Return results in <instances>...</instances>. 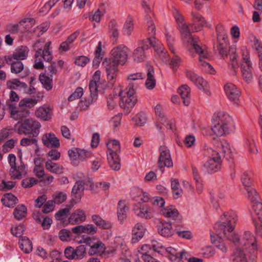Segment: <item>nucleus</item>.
Segmentation results:
<instances>
[{"instance_id": "25", "label": "nucleus", "mask_w": 262, "mask_h": 262, "mask_svg": "<svg viewBox=\"0 0 262 262\" xmlns=\"http://www.w3.org/2000/svg\"><path fill=\"white\" fill-rule=\"evenodd\" d=\"M146 229L141 223H137L132 229V243H138L143 237Z\"/></svg>"}, {"instance_id": "20", "label": "nucleus", "mask_w": 262, "mask_h": 262, "mask_svg": "<svg viewBox=\"0 0 262 262\" xmlns=\"http://www.w3.org/2000/svg\"><path fill=\"white\" fill-rule=\"evenodd\" d=\"M29 52V48L27 46H20L18 47L12 54L6 56L5 59L6 62H11L15 60H25L28 57Z\"/></svg>"}, {"instance_id": "22", "label": "nucleus", "mask_w": 262, "mask_h": 262, "mask_svg": "<svg viewBox=\"0 0 262 262\" xmlns=\"http://www.w3.org/2000/svg\"><path fill=\"white\" fill-rule=\"evenodd\" d=\"M224 89L228 99L236 103L241 95V92L237 88L231 83H227L225 85Z\"/></svg>"}, {"instance_id": "46", "label": "nucleus", "mask_w": 262, "mask_h": 262, "mask_svg": "<svg viewBox=\"0 0 262 262\" xmlns=\"http://www.w3.org/2000/svg\"><path fill=\"white\" fill-rule=\"evenodd\" d=\"M134 28V24L133 18L128 16L124 23L122 29V32L124 34L129 36Z\"/></svg>"}, {"instance_id": "54", "label": "nucleus", "mask_w": 262, "mask_h": 262, "mask_svg": "<svg viewBox=\"0 0 262 262\" xmlns=\"http://www.w3.org/2000/svg\"><path fill=\"white\" fill-rule=\"evenodd\" d=\"M234 48L232 47L230 49V52H233L230 54V62L229 64V67L230 68L233 69V74H236L235 69L238 68V64L237 61V55L234 52Z\"/></svg>"}, {"instance_id": "33", "label": "nucleus", "mask_w": 262, "mask_h": 262, "mask_svg": "<svg viewBox=\"0 0 262 262\" xmlns=\"http://www.w3.org/2000/svg\"><path fill=\"white\" fill-rule=\"evenodd\" d=\"M105 247L102 242L99 241L91 246L89 250V253L91 255H101L105 251Z\"/></svg>"}, {"instance_id": "35", "label": "nucleus", "mask_w": 262, "mask_h": 262, "mask_svg": "<svg viewBox=\"0 0 262 262\" xmlns=\"http://www.w3.org/2000/svg\"><path fill=\"white\" fill-rule=\"evenodd\" d=\"M231 260L232 262H247L246 255L240 247H237L233 253L231 255Z\"/></svg>"}, {"instance_id": "39", "label": "nucleus", "mask_w": 262, "mask_h": 262, "mask_svg": "<svg viewBox=\"0 0 262 262\" xmlns=\"http://www.w3.org/2000/svg\"><path fill=\"white\" fill-rule=\"evenodd\" d=\"M171 187L173 196L174 199H178L182 195L183 192V190L180 186V184L178 180H171Z\"/></svg>"}, {"instance_id": "8", "label": "nucleus", "mask_w": 262, "mask_h": 262, "mask_svg": "<svg viewBox=\"0 0 262 262\" xmlns=\"http://www.w3.org/2000/svg\"><path fill=\"white\" fill-rule=\"evenodd\" d=\"M174 17L179 26L183 42L186 48H188L189 45L193 44L196 40L192 35L190 34L189 27L188 24L184 23L183 16L178 11H176Z\"/></svg>"}, {"instance_id": "37", "label": "nucleus", "mask_w": 262, "mask_h": 262, "mask_svg": "<svg viewBox=\"0 0 262 262\" xmlns=\"http://www.w3.org/2000/svg\"><path fill=\"white\" fill-rule=\"evenodd\" d=\"M92 220L95 224L104 229H109L112 227V224L110 222L103 220L99 215H92Z\"/></svg>"}, {"instance_id": "17", "label": "nucleus", "mask_w": 262, "mask_h": 262, "mask_svg": "<svg viewBox=\"0 0 262 262\" xmlns=\"http://www.w3.org/2000/svg\"><path fill=\"white\" fill-rule=\"evenodd\" d=\"M148 41L149 44L153 47L155 52L160 59L164 62L168 61L169 59L168 54L166 50L164 49L162 42L156 39L154 37L148 38Z\"/></svg>"}, {"instance_id": "41", "label": "nucleus", "mask_w": 262, "mask_h": 262, "mask_svg": "<svg viewBox=\"0 0 262 262\" xmlns=\"http://www.w3.org/2000/svg\"><path fill=\"white\" fill-rule=\"evenodd\" d=\"M211 240L214 245L223 253H226L227 252V247L220 236L217 235V237L216 239H214L211 236Z\"/></svg>"}, {"instance_id": "11", "label": "nucleus", "mask_w": 262, "mask_h": 262, "mask_svg": "<svg viewBox=\"0 0 262 262\" xmlns=\"http://www.w3.org/2000/svg\"><path fill=\"white\" fill-rule=\"evenodd\" d=\"M119 64L111 58H106L102 61V66L105 69L107 80L111 84H114L116 82Z\"/></svg>"}, {"instance_id": "56", "label": "nucleus", "mask_w": 262, "mask_h": 262, "mask_svg": "<svg viewBox=\"0 0 262 262\" xmlns=\"http://www.w3.org/2000/svg\"><path fill=\"white\" fill-rule=\"evenodd\" d=\"M217 49L221 55L227 56L228 53V40L217 41Z\"/></svg>"}, {"instance_id": "5", "label": "nucleus", "mask_w": 262, "mask_h": 262, "mask_svg": "<svg viewBox=\"0 0 262 262\" xmlns=\"http://www.w3.org/2000/svg\"><path fill=\"white\" fill-rule=\"evenodd\" d=\"M40 123L31 118L25 119L18 121L14 126V129L20 135H28L29 137H36L39 133Z\"/></svg>"}, {"instance_id": "32", "label": "nucleus", "mask_w": 262, "mask_h": 262, "mask_svg": "<svg viewBox=\"0 0 262 262\" xmlns=\"http://www.w3.org/2000/svg\"><path fill=\"white\" fill-rule=\"evenodd\" d=\"M84 190V182L83 181H77L74 185L72 194L73 198L76 200L79 201L81 199V196Z\"/></svg>"}, {"instance_id": "18", "label": "nucleus", "mask_w": 262, "mask_h": 262, "mask_svg": "<svg viewBox=\"0 0 262 262\" xmlns=\"http://www.w3.org/2000/svg\"><path fill=\"white\" fill-rule=\"evenodd\" d=\"M142 5L145 12L147 13L145 16V21L148 33L151 34V36L154 35L156 33V27L151 19V15H153V13L149 6V0H143Z\"/></svg>"}, {"instance_id": "4", "label": "nucleus", "mask_w": 262, "mask_h": 262, "mask_svg": "<svg viewBox=\"0 0 262 262\" xmlns=\"http://www.w3.org/2000/svg\"><path fill=\"white\" fill-rule=\"evenodd\" d=\"M227 239L232 242L234 245L239 247H245L246 249H250L252 252L257 250V241L254 235L250 231L244 232L242 239H240L237 234L233 233L229 234L227 236Z\"/></svg>"}, {"instance_id": "57", "label": "nucleus", "mask_w": 262, "mask_h": 262, "mask_svg": "<svg viewBox=\"0 0 262 262\" xmlns=\"http://www.w3.org/2000/svg\"><path fill=\"white\" fill-rule=\"evenodd\" d=\"M144 75L141 73H136L134 74H130L127 77V79L129 81V83H133V88L135 90L138 87L137 81L143 79Z\"/></svg>"}, {"instance_id": "49", "label": "nucleus", "mask_w": 262, "mask_h": 262, "mask_svg": "<svg viewBox=\"0 0 262 262\" xmlns=\"http://www.w3.org/2000/svg\"><path fill=\"white\" fill-rule=\"evenodd\" d=\"M151 243V247L155 251L162 255L166 254L167 248H165L162 243L155 239L152 240Z\"/></svg>"}, {"instance_id": "27", "label": "nucleus", "mask_w": 262, "mask_h": 262, "mask_svg": "<svg viewBox=\"0 0 262 262\" xmlns=\"http://www.w3.org/2000/svg\"><path fill=\"white\" fill-rule=\"evenodd\" d=\"M86 219L84 211L80 209L76 210L69 218V222L72 225H76L83 222Z\"/></svg>"}, {"instance_id": "7", "label": "nucleus", "mask_w": 262, "mask_h": 262, "mask_svg": "<svg viewBox=\"0 0 262 262\" xmlns=\"http://www.w3.org/2000/svg\"><path fill=\"white\" fill-rule=\"evenodd\" d=\"M107 146L106 153L108 164L112 169L118 170L121 167L120 160L118 154L120 149V143L118 141L114 140L110 142Z\"/></svg>"}, {"instance_id": "14", "label": "nucleus", "mask_w": 262, "mask_h": 262, "mask_svg": "<svg viewBox=\"0 0 262 262\" xmlns=\"http://www.w3.org/2000/svg\"><path fill=\"white\" fill-rule=\"evenodd\" d=\"M128 49L123 45L114 48L111 51L112 58L121 65H124L127 61Z\"/></svg>"}, {"instance_id": "51", "label": "nucleus", "mask_w": 262, "mask_h": 262, "mask_svg": "<svg viewBox=\"0 0 262 262\" xmlns=\"http://www.w3.org/2000/svg\"><path fill=\"white\" fill-rule=\"evenodd\" d=\"M216 32L217 34V41H223L228 40L227 30L221 24H218L216 26Z\"/></svg>"}, {"instance_id": "2", "label": "nucleus", "mask_w": 262, "mask_h": 262, "mask_svg": "<svg viewBox=\"0 0 262 262\" xmlns=\"http://www.w3.org/2000/svg\"><path fill=\"white\" fill-rule=\"evenodd\" d=\"M232 118L228 114L224 112L215 113L212 116L211 130L217 136L228 134Z\"/></svg>"}, {"instance_id": "9", "label": "nucleus", "mask_w": 262, "mask_h": 262, "mask_svg": "<svg viewBox=\"0 0 262 262\" xmlns=\"http://www.w3.org/2000/svg\"><path fill=\"white\" fill-rule=\"evenodd\" d=\"M135 89L133 88V83H129L125 91H121L119 96L120 97V105L124 108L133 107L137 102L135 95Z\"/></svg>"}, {"instance_id": "47", "label": "nucleus", "mask_w": 262, "mask_h": 262, "mask_svg": "<svg viewBox=\"0 0 262 262\" xmlns=\"http://www.w3.org/2000/svg\"><path fill=\"white\" fill-rule=\"evenodd\" d=\"M108 32L110 36L115 39H117L119 36V27L117 22L111 20L108 24Z\"/></svg>"}, {"instance_id": "30", "label": "nucleus", "mask_w": 262, "mask_h": 262, "mask_svg": "<svg viewBox=\"0 0 262 262\" xmlns=\"http://www.w3.org/2000/svg\"><path fill=\"white\" fill-rule=\"evenodd\" d=\"M148 49V45H144L143 46L139 47L134 50L132 55L134 60L137 62L143 61L146 58L145 51Z\"/></svg>"}, {"instance_id": "26", "label": "nucleus", "mask_w": 262, "mask_h": 262, "mask_svg": "<svg viewBox=\"0 0 262 262\" xmlns=\"http://www.w3.org/2000/svg\"><path fill=\"white\" fill-rule=\"evenodd\" d=\"M166 253L171 262H183V255L186 254V252L183 250L178 252L174 248L169 247L167 248Z\"/></svg>"}, {"instance_id": "10", "label": "nucleus", "mask_w": 262, "mask_h": 262, "mask_svg": "<svg viewBox=\"0 0 262 262\" xmlns=\"http://www.w3.org/2000/svg\"><path fill=\"white\" fill-rule=\"evenodd\" d=\"M51 42L48 41L46 43L43 50L38 49L35 54V63L34 68L36 69H43L44 65L43 60L50 61L52 59V54L51 51Z\"/></svg>"}, {"instance_id": "38", "label": "nucleus", "mask_w": 262, "mask_h": 262, "mask_svg": "<svg viewBox=\"0 0 262 262\" xmlns=\"http://www.w3.org/2000/svg\"><path fill=\"white\" fill-rule=\"evenodd\" d=\"M45 167L47 170L54 173H61L63 169L62 165L53 162L51 160H47L45 163Z\"/></svg>"}, {"instance_id": "6", "label": "nucleus", "mask_w": 262, "mask_h": 262, "mask_svg": "<svg viewBox=\"0 0 262 262\" xmlns=\"http://www.w3.org/2000/svg\"><path fill=\"white\" fill-rule=\"evenodd\" d=\"M187 48L188 50H194L195 53L199 55V65L200 67H202V70L210 74H214L215 73V70L212 66L205 60V59H208L209 57V54L205 46H200L197 43L196 41L193 44L192 43L189 45V47Z\"/></svg>"}, {"instance_id": "64", "label": "nucleus", "mask_w": 262, "mask_h": 262, "mask_svg": "<svg viewBox=\"0 0 262 262\" xmlns=\"http://www.w3.org/2000/svg\"><path fill=\"white\" fill-rule=\"evenodd\" d=\"M215 253L214 247L212 246L206 247L202 249L201 254L204 258H209L213 256Z\"/></svg>"}, {"instance_id": "61", "label": "nucleus", "mask_w": 262, "mask_h": 262, "mask_svg": "<svg viewBox=\"0 0 262 262\" xmlns=\"http://www.w3.org/2000/svg\"><path fill=\"white\" fill-rule=\"evenodd\" d=\"M252 207L259 221L262 223V203L257 200L252 203Z\"/></svg>"}, {"instance_id": "1", "label": "nucleus", "mask_w": 262, "mask_h": 262, "mask_svg": "<svg viewBox=\"0 0 262 262\" xmlns=\"http://www.w3.org/2000/svg\"><path fill=\"white\" fill-rule=\"evenodd\" d=\"M214 144L216 147L215 150L207 145H205L204 147V155L208 158L204 166L210 173L215 172L220 170L222 157H225L226 154L230 152L228 144L226 141L215 140Z\"/></svg>"}, {"instance_id": "36", "label": "nucleus", "mask_w": 262, "mask_h": 262, "mask_svg": "<svg viewBox=\"0 0 262 262\" xmlns=\"http://www.w3.org/2000/svg\"><path fill=\"white\" fill-rule=\"evenodd\" d=\"M20 249L26 253H30L32 249V244L26 236H21L18 242Z\"/></svg>"}, {"instance_id": "59", "label": "nucleus", "mask_w": 262, "mask_h": 262, "mask_svg": "<svg viewBox=\"0 0 262 262\" xmlns=\"http://www.w3.org/2000/svg\"><path fill=\"white\" fill-rule=\"evenodd\" d=\"M126 206L124 202L120 201L118 203V217L120 221H123L126 217Z\"/></svg>"}, {"instance_id": "16", "label": "nucleus", "mask_w": 262, "mask_h": 262, "mask_svg": "<svg viewBox=\"0 0 262 262\" xmlns=\"http://www.w3.org/2000/svg\"><path fill=\"white\" fill-rule=\"evenodd\" d=\"M247 55L243 58L241 64L242 75L243 79L247 82L250 83L253 79L252 63L250 60L248 52L246 51Z\"/></svg>"}, {"instance_id": "42", "label": "nucleus", "mask_w": 262, "mask_h": 262, "mask_svg": "<svg viewBox=\"0 0 262 262\" xmlns=\"http://www.w3.org/2000/svg\"><path fill=\"white\" fill-rule=\"evenodd\" d=\"M99 83L95 82V81H91L89 83V89L91 93V98L92 100L88 101L89 104H92L93 102L95 101L97 98L98 87Z\"/></svg>"}, {"instance_id": "34", "label": "nucleus", "mask_w": 262, "mask_h": 262, "mask_svg": "<svg viewBox=\"0 0 262 262\" xmlns=\"http://www.w3.org/2000/svg\"><path fill=\"white\" fill-rule=\"evenodd\" d=\"M191 20L195 23L196 21H200L196 27L198 30H202L203 27L207 26V23L204 17L199 13L197 12L192 11L191 12Z\"/></svg>"}, {"instance_id": "19", "label": "nucleus", "mask_w": 262, "mask_h": 262, "mask_svg": "<svg viewBox=\"0 0 262 262\" xmlns=\"http://www.w3.org/2000/svg\"><path fill=\"white\" fill-rule=\"evenodd\" d=\"M133 210L138 216L147 220L154 217L153 210L147 205L137 203L134 205Z\"/></svg>"}, {"instance_id": "31", "label": "nucleus", "mask_w": 262, "mask_h": 262, "mask_svg": "<svg viewBox=\"0 0 262 262\" xmlns=\"http://www.w3.org/2000/svg\"><path fill=\"white\" fill-rule=\"evenodd\" d=\"M178 92L183 100L185 105L188 106L190 102V87L186 85H182L178 90Z\"/></svg>"}, {"instance_id": "48", "label": "nucleus", "mask_w": 262, "mask_h": 262, "mask_svg": "<svg viewBox=\"0 0 262 262\" xmlns=\"http://www.w3.org/2000/svg\"><path fill=\"white\" fill-rule=\"evenodd\" d=\"M6 63L11 65V72L12 73L18 74L24 69V64L20 61L12 60L11 62Z\"/></svg>"}, {"instance_id": "23", "label": "nucleus", "mask_w": 262, "mask_h": 262, "mask_svg": "<svg viewBox=\"0 0 262 262\" xmlns=\"http://www.w3.org/2000/svg\"><path fill=\"white\" fill-rule=\"evenodd\" d=\"M41 139L43 144L48 148H58L60 146L59 140L54 133L45 134Z\"/></svg>"}, {"instance_id": "28", "label": "nucleus", "mask_w": 262, "mask_h": 262, "mask_svg": "<svg viewBox=\"0 0 262 262\" xmlns=\"http://www.w3.org/2000/svg\"><path fill=\"white\" fill-rule=\"evenodd\" d=\"M146 69L147 71V79L145 82V86L149 90L153 89L156 85V79L154 77L155 72L152 66L149 64H147Z\"/></svg>"}, {"instance_id": "13", "label": "nucleus", "mask_w": 262, "mask_h": 262, "mask_svg": "<svg viewBox=\"0 0 262 262\" xmlns=\"http://www.w3.org/2000/svg\"><path fill=\"white\" fill-rule=\"evenodd\" d=\"M185 75L186 77L200 90L203 91L208 95H211L207 82L202 77L190 70H186Z\"/></svg>"}, {"instance_id": "63", "label": "nucleus", "mask_w": 262, "mask_h": 262, "mask_svg": "<svg viewBox=\"0 0 262 262\" xmlns=\"http://www.w3.org/2000/svg\"><path fill=\"white\" fill-rule=\"evenodd\" d=\"M86 248L84 245H81L75 249V259H81L85 255Z\"/></svg>"}, {"instance_id": "45", "label": "nucleus", "mask_w": 262, "mask_h": 262, "mask_svg": "<svg viewBox=\"0 0 262 262\" xmlns=\"http://www.w3.org/2000/svg\"><path fill=\"white\" fill-rule=\"evenodd\" d=\"M2 201L5 206L13 207L17 203V199L12 193H7L4 195Z\"/></svg>"}, {"instance_id": "40", "label": "nucleus", "mask_w": 262, "mask_h": 262, "mask_svg": "<svg viewBox=\"0 0 262 262\" xmlns=\"http://www.w3.org/2000/svg\"><path fill=\"white\" fill-rule=\"evenodd\" d=\"M159 233L163 236L169 237L172 235V226L169 223L162 224L159 229Z\"/></svg>"}, {"instance_id": "55", "label": "nucleus", "mask_w": 262, "mask_h": 262, "mask_svg": "<svg viewBox=\"0 0 262 262\" xmlns=\"http://www.w3.org/2000/svg\"><path fill=\"white\" fill-rule=\"evenodd\" d=\"M162 213L165 217L172 218L177 216L179 214L178 210L173 206H168L162 209Z\"/></svg>"}, {"instance_id": "43", "label": "nucleus", "mask_w": 262, "mask_h": 262, "mask_svg": "<svg viewBox=\"0 0 262 262\" xmlns=\"http://www.w3.org/2000/svg\"><path fill=\"white\" fill-rule=\"evenodd\" d=\"M105 13V10L103 6H100L94 13L92 12L89 15V19L92 21L100 23L102 16Z\"/></svg>"}, {"instance_id": "29", "label": "nucleus", "mask_w": 262, "mask_h": 262, "mask_svg": "<svg viewBox=\"0 0 262 262\" xmlns=\"http://www.w3.org/2000/svg\"><path fill=\"white\" fill-rule=\"evenodd\" d=\"M35 115L37 118L44 121H48L51 118L52 110L49 106L45 105L36 110Z\"/></svg>"}, {"instance_id": "60", "label": "nucleus", "mask_w": 262, "mask_h": 262, "mask_svg": "<svg viewBox=\"0 0 262 262\" xmlns=\"http://www.w3.org/2000/svg\"><path fill=\"white\" fill-rule=\"evenodd\" d=\"M116 248L122 250V253L127 251V246L124 239L121 236H116L114 239Z\"/></svg>"}, {"instance_id": "21", "label": "nucleus", "mask_w": 262, "mask_h": 262, "mask_svg": "<svg viewBox=\"0 0 262 262\" xmlns=\"http://www.w3.org/2000/svg\"><path fill=\"white\" fill-rule=\"evenodd\" d=\"M12 102H10L8 103V108L11 118L15 120H19L29 116L30 112L28 110L26 109L18 110L16 105L12 104Z\"/></svg>"}, {"instance_id": "3", "label": "nucleus", "mask_w": 262, "mask_h": 262, "mask_svg": "<svg viewBox=\"0 0 262 262\" xmlns=\"http://www.w3.org/2000/svg\"><path fill=\"white\" fill-rule=\"evenodd\" d=\"M221 222L216 223L215 225V228L221 231L218 235L223 232L227 238V235L233 233L232 231L234 229L238 217L235 211L231 210L224 212L221 216Z\"/></svg>"}, {"instance_id": "53", "label": "nucleus", "mask_w": 262, "mask_h": 262, "mask_svg": "<svg viewBox=\"0 0 262 262\" xmlns=\"http://www.w3.org/2000/svg\"><path fill=\"white\" fill-rule=\"evenodd\" d=\"M20 144L23 146H27L31 144H34L35 146V153L38 152L39 151V146L37 143V140L34 137H32V138H24L20 140Z\"/></svg>"}, {"instance_id": "52", "label": "nucleus", "mask_w": 262, "mask_h": 262, "mask_svg": "<svg viewBox=\"0 0 262 262\" xmlns=\"http://www.w3.org/2000/svg\"><path fill=\"white\" fill-rule=\"evenodd\" d=\"M37 103V100L35 98H24L19 102V106L25 109V107H32Z\"/></svg>"}, {"instance_id": "58", "label": "nucleus", "mask_w": 262, "mask_h": 262, "mask_svg": "<svg viewBox=\"0 0 262 262\" xmlns=\"http://www.w3.org/2000/svg\"><path fill=\"white\" fill-rule=\"evenodd\" d=\"M132 120L136 125L142 126L146 123L147 118L144 113H140L133 117Z\"/></svg>"}, {"instance_id": "62", "label": "nucleus", "mask_w": 262, "mask_h": 262, "mask_svg": "<svg viewBox=\"0 0 262 262\" xmlns=\"http://www.w3.org/2000/svg\"><path fill=\"white\" fill-rule=\"evenodd\" d=\"M254 48L257 51L258 57V66L260 70L262 72V45L256 40L254 42Z\"/></svg>"}, {"instance_id": "50", "label": "nucleus", "mask_w": 262, "mask_h": 262, "mask_svg": "<svg viewBox=\"0 0 262 262\" xmlns=\"http://www.w3.org/2000/svg\"><path fill=\"white\" fill-rule=\"evenodd\" d=\"M7 86L10 89H17L19 88H26L27 85L25 82H21L18 79H15L12 80L8 81L7 82Z\"/></svg>"}, {"instance_id": "24", "label": "nucleus", "mask_w": 262, "mask_h": 262, "mask_svg": "<svg viewBox=\"0 0 262 262\" xmlns=\"http://www.w3.org/2000/svg\"><path fill=\"white\" fill-rule=\"evenodd\" d=\"M20 163L16 166L11 167L10 169V174L13 179H20L23 175L26 174L27 172L26 166L21 161V156H20Z\"/></svg>"}, {"instance_id": "44", "label": "nucleus", "mask_w": 262, "mask_h": 262, "mask_svg": "<svg viewBox=\"0 0 262 262\" xmlns=\"http://www.w3.org/2000/svg\"><path fill=\"white\" fill-rule=\"evenodd\" d=\"M27 209L24 205H18L14 210V217L17 220H21L26 217Z\"/></svg>"}, {"instance_id": "15", "label": "nucleus", "mask_w": 262, "mask_h": 262, "mask_svg": "<svg viewBox=\"0 0 262 262\" xmlns=\"http://www.w3.org/2000/svg\"><path fill=\"white\" fill-rule=\"evenodd\" d=\"M160 156L158 162V166L162 170L164 167L170 168L173 166L169 149L164 146H160L159 148Z\"/></svg>"}, {"instance_id": "12", "label": "nucleus", "mask_w": 262, "mask_h": 262, "mask_svg": "<svg viewBox=\"0 0 262 262\" xmlns=\"http://www.w3.org/2000/svg\"><path fill=\"white\" fill-rule=\"evenodd\" d=\"M57 73V69L55 64H51L47 67L45 72L40 74L39 79L43 87L47 91L51 90L53 88V76Z\"/></svg>"}]
</instances>
